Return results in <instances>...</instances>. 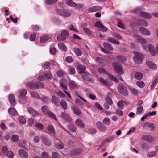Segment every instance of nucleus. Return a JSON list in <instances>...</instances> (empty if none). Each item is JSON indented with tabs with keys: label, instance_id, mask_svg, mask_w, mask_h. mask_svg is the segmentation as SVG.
<instances>
[{
	"label": "nucleus",
	"instance_id": "f257e3e1",
	"mask_svg": "<svg viewBox=\"0 0 158 158\" xmlns=\"http://www.w3.org/2000/svg\"><path fill=\"white\" fill-rule=\"evenodd\" d=\"M143 57V55L141 53L139 52L136 53L133 58L134 62L138 64H141Z\"/></svg>",
	"mask_w": 158,
	"mask_h": 158
},
{
	"label": "nucleus",
	"instance_id": "f03ea898",
	"mask_svg": "<svg viewBox=\"0 0 158 158\" xmlns=\"http://www.w3.org/2000/svg\"><path fill=\"white\" fill-rule=\"evenodd\" d=\"M57 13L60 15L64 17H68L71 16V12L68 10H59L57 11Z\"/></svg>",
	"mask_w": 158,
	"mask_h": 158
},
{
	"label": "nucleus",
	"instance_id": "7ed1b4c3",
	"mask_svg": "<svg viewBox=\"0 0 158 158\" xmlns=\"http://www.w3.org/2000/svg\"><path fill=\"white\" fill-rule=\"evenodd\" d=\"M112 66L114 67L115 71L117 73L120 74L123 73L121 65L118 62H114L113 63Z\"/></svg>",
	"mask_w": 158,
	"mask_h": 158
},
{
	"label": "nucleus",
	"instance_id": "20e7f679",
	"mask_svg": "<svg viewBox=\"0 0 158 158\" xmlns=\"http://www.w3.org/2000/svg\"><path fill=\"white\" fill-rule=\"evenodd\" d=\"M118 92L121 94L127 96L128 92L127 88L124 86H123L121 84H119L118 86Z\"/></svg>",
	"mask_w": 158,
	"mask_h": 158
},
{
	"label": "nucleus",
	"instance_id": "39448f33",
	"mask_svg": "<svg viewBox=\"0 0 158 158\" xmlns=\"http://www.w3.org/2000/svg\"><path fill=\"white\" fill-rule=\"evenodd\" d=\"M95 26L98 28L99 30L103 32H106L107 28L104 26L102 24L100 21L96 22L95 24Z\"/></svg>",
	"mask_w": 158,
	"mask_h": 158
},
{
	"label": "nucleus",
	"instance_id": "423d86ee",
	"mask_svg": "<svg viewBox=\"0 0 158 158\" xmlns=\"http://www.w3.org/2000/svg\"><path fill=\"white\" fill-rule=\"evenodd\" d=\"M69 35V32L66 31H63L61 33V35L57 36V39L58 40L64 41L65 40L67 36Z\"/></svg>",
	"mask_w": 158,
	"mask_h": 158
},
{
	"label": "nucleus",
	"instance_id": "0eeeda50",
	"mask_svg": "<svg viewBox=\"0 0 158 158\" xmlns=\"http://www.w3.org/2000/svg\"><path fill=\"white\" fill-rule=\"evenodd\" d=\"M142 139L143 141L151 143L153 141L154 138L149 135H145L142 136Z\"/></svg>",
	"mask_w": 158,
	"mask_h": 158
},
{
	"label": "nucleus",
	"instance_id": "6e6552de",
	"mask_svg": "<svg viewBox=\"0 0 158 158\" xmlns=\"http://www.w3.org/2000/svg\"><path fill=\"white\" fill-rule=\"evenodd\" d=\"M19 156L23 158H27L28 156V155L27 152L23 149H20L18 151Z\"/></svg>",
	"mask_w": 158,
	"mask_h": 158
},
{
	"label": "nucleus",
	"instance_id": "1a4fd4ad",
	"mask_svg": "<svg viewBox=\"0 0 158 158\" xmlns=\"http://www.w3.org/2000/svg\"><path fill=\"white\" fill-rule=\"evenodd\" d=\"M145 63L147 66L151 69L155 70L157 68L156 65L152 61L147 60L146 61Z\"/></svg>",
	"mask_w": 158,
	"mask_h": 158
},
{
	"label": "nucleus",
	"instance_id": "9d476101",
	"mask_svg": "<svg viewBox=\"0 0 158 158\" xmlns=\"http://www.w3.org/2000/svg\"><path fill=\"white\" fill-rule=\"evenodd\" d=\"M71 108L73 110V113L75 114L79 115L81 114V112L80 110L77 107L75 106H72L71 107Z\"/></svg>",
	"mask_w": 158,
	"mask_h": 158
},
{
	"label": "nucleus",
	"instance_id": "9b49d317",
	"mask_svg": "<svg viewBox=\"0 0 158 158\" xmlns=\"http://www.w3.org/2000/svg\"><path fill=\"white\" fill-rule=\"evenodd\" d=\"M101 9L102 7L101 6H94L89 8L88 10V11L90 13L96 12L100 10Z\"/></svg>",
	"mask_w": 158,
	"mask_h": 158
},
{
	"label": "nucleus",
	"instance_id": "f8f14e48",
	"mask_svg": "<svg viewBox=\"0 0 158 158\" xmlns=\"http://www.w3.org/2000/svg\"><path fill=\"white\" fill-rule=\"evenodd\" d=\"M141 17L146 19H150L151 18V15L149 13L144 12H142L139 14Z\"/></svg>",
	"mask_w": 158,
	"mask_h": 158
},
{
	"label": "nucleus",
	"instance_id": "ddd939ff",
	"mask_svg": "<svg viewBox=\"0 0 158 158\" xmlns=\"http://www.w3.org/2000/svg\"><path fill=\"white\" fill-rule=\"evenodd\" d=\"M8 98L9 102L12 105H15L16 102L15 101V96L12 94H10L8 96Z\"/></svg>",
	"mask_w": 158,
	"mask_h": 158
},
{
	"label": "nucleus",
	"instance_id": "4468645a",
	"mask_svg": "<svg viewBox=\"0 0 158 158\" xmlns=\"http://www.w3.org/2000/svg\"><path fill=\"white\" fill-rule=\"evenodd\" d=\"M75 124L78 127L82 128H84L85 126L83 120L80 118L77 119L76 120Z\"/></svg>",
	"mask_w": 158,
	"mask_h": 158
},
{
	"label": "nucleus",
	"instance_id": "2eb2a0df",
	"mask_svg": "<svg viewBox=\"0 0 158 158\" xmlns=\"http://www.w3.org/2000/svg\"><path fill=\"white\" fill-rule=\"evenodd\" d=\"M148 51L150 54L152 56H154L156 53V51L154 47L151 45L150 44L148 46Z\"/></svg>",
	"mask_w": 158,
	"mask_h": 158
},
{
	"label": "nucleus",
	"instance_id": "dca6fc26",
	"mask_svg": "<svg viewBox=\"0 0 158 158\" xmlns=\"http://www.w3.org/2000/svg\"><path fill=\"white\" fill-rule=\"evenodd\" d=\"M139 31L141 34L143 35H150L149 31L145 28L141 27L139 29Z\"/></svg>",
	"mask_w": 158,
	"mask_h": 158
},
{
	"label": "nucleus",
	"instance_id": "f3484780",
	"mask_svg": "<svg viewBox=\"0 0 158 158\" xmlns=\"http://www.w3.org/2000/svg\"><path fill=\"white\" fill-rule=\"evenodd\" d=\"M82 152V150L81 148H77L73 150L71 152V155L74 156L81 153Z\"/></svg>",
	"mask_w": 158,
	"mask_h": 158
},
{
	"label": "nucleus",
	"instance_id": "a211bd4d",
	"mask_svg": "<svg viewBox=\"0 0 158 158\" xmlns=\"http://www.w3.org/2000/svg\"><path fill=\"white\" fill-rule=\"evenodd\" d=\"M135 37L137 38L136 39V41L137 42H139L142 44L146 43V40L145 39L140 38V37L137 35H135Z\"/></svg>",
	"mask_w": 158,
	"mask_h": 158
},
{
	"label": "nucleus",
	"instance_id": "6ab92c4d",
	"mask_svg": "<svg viewBox=\"0 0 158 158\" xmlns=\"http://www.w3.org/2000/svg\"><path fill=\"white\" fill-rule=\"evenodd\" d=\"M103 46L106 49L109 51H112L113 50V47L109 43L104 42L103 43Z\"/></svg>",
	"mask_w": 158,
	"mask_h": 158
},
{
	"label": "nucleus",
	"instance_id": "aec40b11",
	"mask_svg": "<svg viewBox=\"0 0 158 158\" xmlns=\"http://www.w3.org/2000/svg\"><path fill=\"white\" fill-rule=\"evenodd\" d=\"M35 86L34 87L35 89H37L40 88H43L44 87V85L42 82L38 81L35 83Z\"/></svg>",
	"mask_w": 158,
	"mask_h": 158
},
{
	"label": "nucleus",
	"instance_id": "412c9836",
	"mask_svg": "<svg viewBox=\"0 0 158 158\" xmlns=\"http://www.w3.org/2000/svg\"><path fill=\"white\" fill-rule=\"evenodd\" d=\"M27 110L29 113L33 116H35L38 114V113L32 107H29Z\"/></svg>",
	"mask_w": 158,
	"mask_h": 158
},
{
	"label": "nucleus",
	"instance_id": "4be33fe9",
	"mask_svg": "<svg viewBox=\"0 0 158 158\" xmlns=\"http://www.w3.org/2000/svg\"><path fill=\"white\" fill-rule=\"evenodd\" d=\"M134 77L136 79L141 80L143 77V75L140 72H137L134 74Z\"/></svg>",
	"mask_w": 158,
	"mask_h": 158
},
{
	"label": "nucleus",
	"instance_id": "5701e85b",
	"mask_svg": "<svg viewBox=\"0 0 158 158\" xmlns=\"http://www.w3.org/2000/svg\"><path fill=\"white\" fill-rule=\"evenodd\" d=\"M8 112L10 114L12 115H16L18 114L16 110L13 108H9Z\"/></svg>",
	"mask_w": 158,
	"mask_h": 158
},
{
	"label": "nucleus",
	"instance_id": "b1692460",
	"mask_svg": "<svg viewBox=\"0 0 158 158\" xmlns=\"http://www.w3.org/2000/svg\"><path fill=\"white\" fill-rule=\"evenodd\" d=\"M58 45L60 49L64 51L66 50V47L63 43L59 42L58 43Z\"/></svg>",
	"mask_w": 158,
	"mask_h": 158
},
{
	"label": "nucleus",
	"instance_id": "393cba45",
	"mask_svg": "<svg viewBox=\"0 0 158 158\" xmlns=\"http://www.w3.org/2000/svg\"><path fill=\"white\" fill-rule=\"evenodd\" d=\"M69 85L72 89H75L78 87L77 84L73 81H71L69 82Z\"/></svg>",
	"mask_w": 158,
	"mask_h": 158
},
{
	"label": "nucleus",
	"instance_id": "a878e982",
	"mask_svg": "<svg viewBox=\"0 0 158 158\" xmlns=\"http://www.w3.org/2000/svg\"><path fill=\"white\" fill-rule=\"evenodd\" d=\"M73 50L75 54L78 56H80L82 54V52L80 49L77 48H73Z\"/></svg>",
	"mask_w": 158,
	"mask_h": 158
},
{
	"label": "nucleus",
	"instance_id": "bb28decb",
	"mask_svg": "<svg viewBox=\"0 0 158 158\" xmlns=\"http://www.w3.org/2000/svg\"><path fill=\"white\" fill-rule=\"evenodd\" d=\"M66 81V80L64 79H62L60 80V85L62 88L63 89H65L67 90V87L65 85Z\"/></svg>",
	"mask_w": 158,
	"mask_h": 158
},
{
	"label": "nucleus",
	"instance_id": "cd10ccee",
	"mask_svg": "<svg viewBox=\"0 0 158 158\" xmlns=\"http://www.w3.org/2000/svg\"><path fill=\"white\" fill-rule=\"evenodd\" d=\"M49 38L50 37L48 35H43L41 37L40 42L41 43H43L48 40L49 39Z\"/></svg>",
	"mask_w": 158,
	"mask_h": 158
},
{
	"label": "nucleus",
	"instance_id": "c85d7f7f",
	"mask_svg": "<svg viewBox=\"0 0 158 158\" xmlns=\"http://www.w3.org/2000/svg\"><path fill=\"white\" fill-rule=\"evenodd\" d=\"M60 104L64 109L66 110L67 109V104L66 102L64 100H62L60 102Z\"/></svg>",
	"mask_w": 158,
	"mask_h": 158
},
{
	"label": "nucleus",
	"instance_id": "c756f323",
	"mask_svg": "<svg viewBox=\"0 0 158 158\" xmlns=\"http://www.w3.org/2000/svg\"><path fill=\"white\" fill-rule=\"evenodd\" d=\"M143 111V107L141 106H139L137 108L136 114L137 115H140L142 114Z\"/></svg>",
	"mask_w": 158,
	"mask_h": 158
},
{
	"label": "nucleus",
	"instance_id": "7c9ffc66",
	"mask_svg": "<svg viewBox=\"0 0 158 158\" xmlns=\"http://www.w3.org/2000/svg\"><path fill=\"white\" fill-rule=\"evenodd\" d=\"M35 125L36 127L39 130H43L44 128V126L40 123H37Z\"/></svg>",
	"mask_w": 158,
	"mask_h": 158
},
{
	"label": "nucleus",
	"instance_id": "2f4dec72",
	"mask_svg": "<svg viewBox=\"0 0 158 158\" xmlns=\"http://www.w3.org/2000/svg\"><path fill=\"white\" fill-rule=\"evenodd\" d=\"M46 114L48 116L52 118L55 120L56 121L57 120V119L56 117L55 114L49 110V111L47 112V113Z\"/></svg>",
	"mask_w": 158,
	"mask_h": 158
},
{
	"label": "nucleus",
	"instance_id": "473e14b6",
	"mask_svg": "<svg viewBox=\"0 0 158 158\" xmlns=\"http://www.w3.org/2000/svg\"><path fill=\"white\" fill-rule=\"evenodd\" d=\"M47 130L48 131V133L50 134H54L55 131L53 126L52 125H49L48 127Z\"/></svg>",
	"mask_w": 158,
	"mask_h": 158
},
{
	"label": "nucleus",
	"instance_id": "72a5a7b5",
	"mask_svg": "<svg viewBox=\"0 0 158 158\" xmlns=\"http://www.w3.org/2000/svg\"><path fill=\"white\" fill-rule=\"evenodd\" d=\"M44 74L45 77L47 79H50L52 77V74L49 71H45L44 73Z\"/></svg>",
	"mask_w": 158,
	"mask_h": 158
},
{
	"label": "nucleus",
	"instance_id": "f704fd0d",
	"mask_svg": "<svg viewBox=\"0 0 158 158\" xmlns=\"http://www.w3.org/2000/svg\"><path fill=\"white\" fill-rule=\"evenodd\" d=\"M156 152L155 151H150L148 152L147 154V156L148 157H153L156 156Z\"/></svg>",
	"mask_w": 158,
	"mask_h": 158
},
{
	"label": "nucleus",
	"instance_id": "c9c22d12",
	"mask_svg": "<svg viewBox=\"0 0 158 158\" xmlns=\"http://www.w3.org/2000/svg\"><path fill=\"white\" fill-rule=\"evenodd\" d=\"M68 72L69 74H74L75 73V70L74 68L69 66L68 69Z\"/></svg>",
	"mask_w": 158,
	"mask_h": 158
},
{
	"label": "nucleus",
	"instance_id": "e433bc0d",
	"mask_svg": "<svg viewBox=\"0 0 158 158\" xmlns=\"http://www.w3.org/2000/svg\"><path fill=\"white\" fill-rule=\"evenodd\" d=\"M31 96L36 99H39L41 98L40 94H37L35 92H32L31 93Z\"/></svg>",
	"mask_w": 158,
	"mask_h": 158
},
{
	"label": "nucleus",
	"instance_id": "4c0bfd02",
	"mask_svg": "<svg viewBox=\"0 0 158 158\" xmlns=\"http://www.w3.org/2000/svg\"><path fill=\"white\" fill-rule=\"evenodd\" d=\"M55 92L56 94L60 97L64 98L65 96V94L61 91L57 89L55 90Z\"/></svg>",
	"mask_w": 158,
	"mask_h": 158
},
{
	"label": "nucleus",
	"instance_id": "58836bf2",
	"mask_svg": "<svg viewBox=\"0 0 158 158\" xmlns=\"http://www.w3.org/2000/svg\"><path fill=\"white\" fill-rule=\"evenodd\" d=\"M61 117L64 119L69 121L71 119L70 118H69V117L67 114L65 112H62L61 113Z\"/></svg>",
	"mask_w": 158,
	"mask_h": 158
},
{
	"label": "nucleus",
	"instance_id": "ea45409f",
	"mask_svg": "<svg viewBox=\"0 0 158 158\" xmlns=\"http://www.w3.org/2000/svg\"><path fill=\"white\" fill-rule=\"evenodd\" d=\"M138 24L139 25L143 26H147V25L146 21L143 19L140 20L138 22Z\"/></svg>",
	"mask_w": 158,
	"mask_h": 158
},
{
	"label": "nucleus",
	"instance_id": "a19ab883",
	"mask_svg": "<svg viewBox=\"0 0 158 158\" xmlns=\"http://www.w3.org/2000/svg\"><path fill=\"white\" fill-rule=\"evenodd\" d=\"M107 40L108 41L111 43L114 44H119V43L118 41L115 40L114 39L111 37H109L108 38Z\"/></svg>",
	"mask_w": 158,
	"mask_h": 158
},
{
	"label": "nucleus",
	"instance_id": "79ce46f5",
	"mask_svg": "<svg viewBox=\"0 0 158 158\" xmlns=\"http://www.w3.org/2000/svg\"><path fill=\"white\" fill-rule=\"evenodd\" d=\"M124 102V101L123 100H121L120 101H119L117 103V107L118 108L123 109V103Z\"/></svg>",
	"mask_w": 158,
	"mask_h": 158
},
{
	"label": "nucleus",
	"instance_id": "37998d69",
	"mask_svg": "<svg viewBox=\"0 0 158 158\" xmlns=\"http://www.w3.org/2000/svg\"><path fill=\"white\" fill-rule=\"evenodd\" d=\"M83 31L87 35H90L91 34V31L90 28L84 27Z\"/></svg>",
	"mask_w": 158,
	"mask_h": 158
},
{
	"label": "nucleus",
	"instance_id": "c03bdc74",
	"mask_svg": "<svg viewBox=\"0 0 158 158\" xmlns=\"http://www.w3.org/2000/svg\"><path fill=\"white\" fill-rule=\"evenodd\" d=\"M116 59L117 60L121 61H124L126 60L125 57L121 55L117 56L116 58Z\"/></svg>",
	"mask_w": 158,
	"mask_h": 158
},
{
	"label": "nucleus",
	"instance_id": "a18cd8bd",
	"mask_svg": "<svg viewBox=\"0 0 158 158\" xmlns=\"http://www.w3.org/2000/svg\"><path fill=\"white\" fill-rule=\"evenodd\" d=\"M158 81V77L155 79L154 80V81L152 83V84L151 85V89H152L155 87Z\"/></svg>",
	"mask_w": 158,
	"mask_h": 158
},
{
	"label": "nucleus",
	"instance_id": "49530a36",
	"mask_svg": "<svg viewBox=\"0 0 158 158\" xmlns=\"http://www.w3.org/2000/svg\"><path fill=\"white\" fill-rule=\"evenodd\" d=\"M19 137L17 135H13L11 137L12 141L15 142H16L19 140Z\"/></svg>",
	"mask_w": 158,
	"mask_h": 158
},
{
	"label": "nucleus",
	"instance_id": "de8ad7c7",
	"mask_svg": "<svg viewBox=\"0 0 158 158\" xmlns=\"http://www.w3.org/2000/svg\"><path fill=\"white\" fill-rule=\"evenodd\" d=\"M98 71L101 73L106 74H108V72L104 68H99L98 69Z\"/></svg>",
	"mask_w": 158,
	"mask_h": 158
},
{
	"label": "nucleus",
	"instance_id": "09e8293b",
	"mask_svg": "<svg viewBox=\"0 0 158 158\" xmlns=\"http://www.w3.org/2000/svg\"><path fill=\"white\" fill-rule=\"evenodd\" d=\"M77 68L78 70L81 71L80 72V73L81 72L83 73L85 69V66L81 64L78 65L77 67Z\"/></svg>",
	"mask_w": 158,
	"mask_h": 158
},
{
	"label": "nucleus",
	"instance_id": "8fccbe9b",
	"mask_svg": "<svg viewBox=\"0 0 158 158\" xmlns=\"http://www.w3.org/2000/svg\"><path fill=\"white\" fill-rule=\"evenodd\" d=\"M19 122L21 124H24L26 123V120L23 116H20L19 118Z\"/></svg>",
	"mask_w": 158,
	"mask_h": 158
},
{
	"label": "nucleus",
	"instance_id": "3c124183",
	"mask_svg": "<svg viewBox=\"0 0 158 158\" xmlns=\"http://www.w3.org/2000/svg\"><path fill=\"white\" fill-rule=\"evenodd\" d=\"M67 127L71 132L73 133L75 132V130L74 126L71 125H68Z\"/></svg>",
	"mask_w": 158,
	"mask_h": 158
},
{
	"label": "nucleus",
	"instance_id": "603ef678",
	"mask_svg": "<svg viewBox=\"0 0 158 158\" xmlns=\"http://www.w3.org/2000/svg\"><path fill=\"white\" fill-rule=\"evenodd\" d=\"M27 87L29 88L35 89L34 87H35V83H33V82H29L27 85Z\"/></svg>",
	"mask_w": 158,
	"mask_h": 158
},
{
	"label": "nucleus",
	"instance_id": "864d4df0",
	"mask_svg": "<svg viewBox=\"0 0 158 158\" xmlns=\"http://www.w3.org/2000/svg\"><path fill=\"white\" fill-rule=\"evenodd\" d=\"M67 4L70 6L74 7L76 5V3L73 1L69 0L67 1Z\"/></svg>",
	"mask_w": 158,
	"mask_h": 158
},
{
	"label": "nucleus",
	"instance_id": "5fc2aeb1",
	"mask_svg": "<svg viewBox=\"0 0 158 158\" xmlns=\"http://www.w3.org/2000/svg\"><path fill=\"white\" fill-rule=\"evenodd\" d=\"M57 0H46L45 3L47 5H51L56 2Z\"/></svg>",
	"mask_w": 158,
	"mask_h": 158
},
{
	"label": "nucleus",
	"instance_id": "6e6d98bb",
	"mask_svg": "<svg viewBox=\"0 0 158 158\" xmlns=\"http://www.w3.org/2000/svg\"><path fill=\"white\" fill-rule=\"evenodd\" d=\"M50 66V64L49 62H44L42 64V67L44 68L47 69L49 68Z\"/></svg>",
	"mask_w": 158,
	"mask_h": 158
},
{
	"label": "nucleus",
	"instance_id": "4d7b16f0",
	"mask_svg": "<svg viewBox=\"0 0 158 158\" xmlns=\"http://www.w3.org/2000/svg\"><path fill=\"white\" fill-rule=\"evenodd\" d=\"M137 85L140 88H142L145 86L144 83L142 81H138L136 82Z\"/></svg>",
	"mask_w": 158,
	"mask_h": 158
},
{
	"label": "nucleus",
	"instance_id": "13d9d810",
	"mask_svg": "<svg viewBox=\"0 0 158 158\" xmlns=\"http://www.w3.org/2000/svg\"><path fill=\"white\" fill-rule=\"evenodd\" d=\"M42 112L44 114H47V112L49 111L48 108L47 106H43L41 108Z\"/></svg>",
	"mask_w": 158,
	"mask_h": 158
},
{
	"label": "nucleus",
	"instance_id": "bf43d9fd",
	"mask_svg": "<svg viewBox=\"0 0 158 158\" xmlns=\"http://www.w3.org/2000/svg\"><path fill=\"white\" fill-rule=\"evenodd\" d=\"M27 93V91L26 90L24 89H22L19 92V94L20 95V97H22L25 96Z\"/></svg>",
	"mask_w": 158,
	"mask_h": 158
},
{
	"label": "nucleus",
	"instance_id": "052dcab7",
	"mask_svg": "<svg viewBox=\"0 0 158 158\" xmlns=\"http://www.w3.org/2000/svg\"><path fill=\"white\" fill-rule=\"evenodd\" d=\"M103 123L106 125H109L110 123V119L107 118H105L103 121Z\"/></svg>",
	"mask_w": 158,
	"mask_h": 158
},
{
	"label": "nucleus",
	"instance_id": "680f3d73",
	"mask_svg": "<svg viewBox=\"0 0 158 158\" xmlns=\"http://www.w3.org/2000/svg\"><path fill=\"white\" fill-rule=\"evenodd\" d=\"M56 147V148L61 149L63 148L64 145L63 144L61 143H58L55 144Z\"/></svg>",
	"mask_w": 158,
	"mask_h": 158
},
{
	"label": "nucleus",
	"instance_id": "e2e57ef3",
	"mask_svg": "<svg viewBox=\"0 0 158 158\" xmlns=\"http://www.w3.org/2000/svg\"><path fill=\"white\" fill-rule=\"evenodd\" d=\"M108 76L109 78L111 79L112 80H113L115 82H118V80L115 78L114 76H113L112 75L108 74Z\"/></svg>",
	"mask_w": 158,
	"mask_h": 158
},
{
	"label": "nucleus",
	"instance_id": "0e129e2a",
	"mask_svg": "<svg viewBox=\"0 0 158 158\" xmlns=\"http://www.w3.org/2000/svg\"><path fill=\"white\" fill-rule=\"evenodd\" d=\"M7 156L9 158H13L14 156L13 153L11 151H8L7 152Z\"/></svg>",
	"mask_w": 158,
	"mask_h": 158
},
{
	"label": "nucleus",
	"instance_id": "69168bd1",
	"mask_svg": "<svg viewBox=\"0 0 158 158\" xmlns=\"http://www.w3.org/2000/svg\"><path fill=\"white\" fill-rule=\"evenodd\" d=\"M75 103L78 105L81 106L83 105V104L81 102L80 100L78 98H77L75 100Z\"/></svg>",
	"mask_w": 158,
	"mask_h": 158
},
{
	"label": "nucleus",
	"instance_id": "338daca9",
	"mask_svg": "<svg viewBox=\"0 0 158 158\" xmlns=\"http://www.w3.org/2000/svg\"><path fill=\"white\" fill-rule=\"evenodd\" d=\"M130 89L131 92L134 94H137L139 93L138 90L132 87L130 88Z\"/></svg>",
	"mask_w": 158,
	"mask_h": 158
},
{
	"label": "nucleus",
	"instance_id": "774afa93",
	"mask_svg": "<svg viewBox=\"0 0 158 158\" xmlns=\"http://www.w3.org/2000/svg\"><path fill=\"white\" fill-rule=\"evenodd\" d=\"M52 158H60L59 155L56 152H54L52 155Z\"/></svg>",
	"mask_w": 158,
	"mask_h": 158
}]
</instances>
